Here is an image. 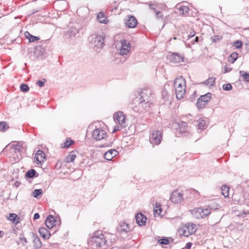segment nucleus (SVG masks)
Instances as JSON below:
<instances>
[{"label": "nucleus", "instance_id": "bf43d9fd", "mask_svg": "<svg viewBox=\"0 0 249 249\" xmlns=\"http://www.w3.org/2000/svg\"><path fill=\"white\" fill-rule=\"evenodd\" d=\"M199 40V37L198 36H196L195 40L192 41V44H194L195 43H197Z\"/></svg>", "mask_w": 249, "mask_h": 249}, {"label": "nucleus", "instance_id": "0eeeda50", "mask_svg": "<svg viewBox=\"0 0 249 249\" xmlns=\"http://www.w3.org/2000/svg\"><path fill=\"white\" fill-rule=\"evenodd\" d=\"M195 227L196 225L193 223H187L182 229H181V234L185 237H188L196 232Z\"/></svg>", "mask_w": 249, "mask_h": 249}, {"label": "nucleus", "instance_id": "de8ad7c7", "mask_svg": "<svg viewBox=\"0 0 249 249\" xmlns=\"http://www.w3.org/2000/svg\"><path fill=\"white\" fill-rule=\"evenodd\" d=\"M222 38V37L220 36H214L213 37H211V39L213 42H216L218 41H219Z\"/></svg>", "mask_w": 249, "mask_h": 249}, {"label": "nucleus", "instance_id": "6e6552de", "mask_svg": "<svg viewBox=\"0 0 249 249\" xmlns=\"http://www.w3.org/2000/svg\"><path fill=\"white\" fill-rule=\"evenodd\" d=\"M120 42L121 44L120 54L121 55L127 54L131 49L130 44L125 39H122Z\"/></svg>", "mask_w": 249, "mask_h": 249}, {"label": "nucleus", "instance_id": "f704fd0d", "mask_svg": "<svg viewBox=\"0 0 249 249\" xmlns=\"http://www.w3.org/2000/svg\"><path fill=\"white\" fill-rule=\"evenodd\" d=\"M19 241H17V243L18 245H19L20 244H21L22 246H24L26 245V243H27V239L23 236V234H21L20 235V237L19 238Z\"/></svg>", "mask_w": 249, "mask_h": 249}, {"label": "nucleus", "instance_id": "aec40b11", "mask_svg": "<svg viewBox=\"0 0 249 249\" xmlns=\"http://www.w3.org/2000/svg\"><path fill=\"white\" fill-rule=\"evenodd\" d=\"M118 154V152L115 149H110L106 152L104 155V158L107 160H110L112 159Z\"/></svg>", "mask_w": 249, "mask_h": 249}, {"label": "nucleus", "instance_id": "09e8293b", "mask_svg": "<svg viewBox=\"0 0 249 249\" xmlns=\"http://www.w3.org/2000/svg\"><path fill=\"white\" fill-rule=\"evenodd\" d=\"M209 208L211 209V211L212 210H218L220 208V206L219 205H218V204H215V205H211L210 206H209L208 207Z\"/></svg>", "mask_w": 249, "mask_h": 249}, {"label": "nucleus", "instance_id": "bb28decb", "mask_svg": "<svg viewBox=\"0 0 249 249\" xmlns=\"http://www.w3.org/2000/svg\"><path fill=\"white\" fill-rule=\"evenodd\" d=\"M74 153L75 152L74 151H72L66 157V162L69 163L70 162H73L75 160L76 157V155Z\"/></svg>", "mask_w": 249, "mask_h": 249}, {"label": "nucleus", "instance_id": "49530a36", "mask_svg": "<svg viewBox=\"0 0 249 249\" xmlns=\"http://www.w3.org/2000/svg\"><path fill=\"white\" fill-rule=\"evenodd\" d=\"M234 43L235 47L237 49H241L242 47L243 42L239 40H237L235 41L234 42Z\"/></svg>", "mask_w": 249, "mask_h": 249}, {"label": "nucleus", "instance_id": "774afa93", "mask_svg": "<svg viewBox=\"0 0 249 249\" xmlns=\"http://www.w3.org/2000/svg\"><path fill=\"white\" fill-rule=\"evenodd\" d=\"M56 231H54L53 232V234L54 233H55Z\"/></svg>", "mask_w": 249, "mask_h": 249}, {"label": "nucleus", "instance_id": "a18cd8bd", "mask_svg": "<svg viewBox=\"0 0 249 249\" xmlns=\"http://www.w3.org/2000/svg\"><path fill=\"white\" fill-rule=\"evenodd\" d=\"M232 87L230 83L224 84L222 86L223 89L226 91H229L231 90L232 89Z\"/></svg>", "mask_w": 249, "mask_h": 249}, {"label": "nucleus", "instance_id": "7ed1b4c3", "mask_svg": "<svg viewBox=\"0 0 249 249\" xmlns=\"http://www.w3.org/2000/svg\"><path fill=\"white\" fill-rule=\"evenodd\" d=\"M105 35H93L90 37V42L97 48H102L104 45Z\"/></svg>", "mask_w": 249, "mask_h": 249}, {"label": "nucleus", "instance_id": "473e14b6", "mask_svg": "<svg viewBox=\"0 0 249 249\" xmlns=\"http://www.w3.org/2000/svg\"><path fill=\"white\" fill-rule=\"evenodd\" d=\"M97 19H98L99 22L101 23H106V18H105V15L104 13L102 12L98 13L97 15Z\"/></svg>", "mask_w": 249, "mask_h": 249}, {"label": "nucleus", "instance_id": "6ab92c4d", "mask_svg": "<svg viewBox=\"0 0 249 249\" xmlns=\"http://www.w3.org/2000/svg\"><path fill=\"white\" fill-rule=\"evenodd\" d=\"M125 21V24L128 28H134L137 24V19L133 16H129Z\"/></svg>", "mask_w": 249, "mask_h": 249}, {"label": "nucleus", "instance_id": "9b49d317", "mask_svg": "<svg viewBox=\"0 0 249 249\" xmlns=\"http://www.w3.org/2000/svg\"><path fill=\"white\" fill-rule=\"evenodd\" d=\"M113 118L120 125L124 127L125 126V117L123 112L119 111L115 113Z\"/></svg>", "mask_w": 249, "mask_h": 249}, {"label": "nucleus", "instance_id": "393cba45", "mask_svg": "<svg viewBox=\"0 0 249 249\" xmlns=\"http://www.w3.org/2000/svg\"><path fill=\"white\" fill-rule=\"evenodd\" d=\"M25 177L27 178H34L37 177L38 176V173L36 171L32 169L28 170L25 174Z\"/></svg>", "mask_w": 249, "mask_h": 249}, {"label": "nucleus", "instance_id": "e433bc0d", "mask_svg": "<svg viewBox=\"0 0 249 249\" xmlns=\"http://www.w3.org/2000/svg\"><path fill=\"white\" fill-rule=\"evenodd\" d=\"M158 242L161 245H167L170 243L168 238L166 237H162L158 240Z\"/></svg>", "mask_w": 249, "mask_h": 249}, {"label": "nucleus", "instance_id": "a211bd4d", "mask_svg": "<svg viewBox=\"0 0 249 249\" xmlns=\"http://www.w3.org/2000/svg\"><path fill=\"white\" fill-rule=\"evenodd\" d=\"M174 85L175 88L178 87L185 88L186 87L185 80L182 76L177 78L174 80Z\"/></svg>", "mask_w": 249, "mask_h": 249}, {"label": "nucleus", "instance_id": "052dcab7", "mask_svg": "<svg viewBox=\"0 0 249 249\" xmlns=\"http://www.w3.org/2000/svg\"><path fill=\"white\" fill-rule=\"evenodd\" d=\"M119 126H115L114 130H113V133H114L115 132L119 130Z\"/></svg>", "mask_w": 249, "mask_h": 249}, {"label": "nucleus", "instance_id": "1a4fd4ad", "mask_svg": "<svg viewBox=\"0 0 249 249\" xmlns=\"http://www.w3.org/2000/svg\"><path fill=\"white\" fill-rule=\"evenodd\" d=\"M70 26L71 28L68 31V35L70 37H75L81 29V25L77 23H72Z\"/></svg>", "mask_w": 249, "mask_h": 249}, {"label": "nucleus", "instance_id": "20e7f679", "mask_svg": "<svg viewBox=\"0 0 249 249\" xmlns=\"http://www.w3.org/2000/svg\"><path fill=\"white\" fill-rule=\"evenodd\" d=\"M162 132L158 130H154L150 135L149 141L152 144H159L162 139Z\"/></svg>", "mask_w": 249, "mask_h": 249}, {"label": "nucleus", "instance_id": "4be33fe9", "mask_svg": "<svg viewBox=\"0 0 249 249\" xmlns=\"http://www.w3.org/2000/svg\"><path fill=\"white\" fill-rule=\"evenodd\" d=\"M33 233V236L34 237V239H33L34 248L35 249H40L42 247V243L40 241V238L37 235L34 234V233Z\"/></svg>", "mask_w": 249, "mask_h": 249}, {"label": "nucleus", "instance_id": "9d476101", "mask_svg": "<svg viewBox=\"0 0 249 249\" xmlns=\"http://www.w3.org/2000/svg\"><path fill=\"white\" fill-rule=\"evenodd\" d=\"M106 136V132L100 128H96L92 132L93 138L97 141L104 139Z\"/></svg>", "mask_w": 249, "mask_h": 249}, {"label": "nucleus", "instance_id": "7c9ffc66", "mask_svg": "<svg viewBox=\"0 0 249 249\" xmlns=\"http://www.w3.org/2000/svg\"><path fill=\"white\" fill-rule=\"evenodd\" d=\"M74 143V141L71 140L70 138H67L65 142L62 144V147L63 148H69L70 146Z\"/></svg>", "mask_w": 249, "mask_h": 249}, {"label": "nucleus", "instance_id": "39448f33", "mask_svg": "<svg viewBox=\"0 0 249 249\" xmlns=\"http://www.w3.org/2000/svg\"><path fill=\"white\" fill-rule=\"evenodd\" d=\"M212 94L210 92L200 96L197 99L196 105L198 108H203L205 105L211 100Z\"/></svg>", "mask_w": 249, "mask_h": 249}, {"label": "nucleus", "instance_id": "4c0bfd02", "mask_svg": "<svg viewBox=\"0 0 249 249\" xmlns=\"http://www.w3.org/2000/svg\"><path fill=\"white\" fill-rule=\"evenodd\" d=\"M34 197L38 198L43 194V191L41 189H35L33 192Z\"/></svg>", "mask_w": 249, "mask_h": 249}, {"label": "nucleus", "instance_id": "5701e85b", "mask_svg": "<svg viewBox=\"0 0 249 249\" xmlns=\"http://www.w3.org/2000/svg\"><path fill=\"white\" fill-rule=\"evenodd\" d=\"M176 97L178 100L182 99L185 94V88H175Z\"/></svg>", "mask_w": 249, "mask_h": 249}, {"label": "nucleus", "instance_id": "f3484780", "mask_svg": "<svg viewBox=\"0 0 249 249\" xmlns=\"http://www.w3.org/2000/svg\"><path fill=\"white\" fill-rule=\"evenodd\" d=\"M136 221L140 226H144L147 220L146 217L142 213H139L135 216Z\"/></svg>", "mask_w": 249, "mask_h": 249}, {"label": "nucleus", "instance_id": "f257e3e1", "mask_svg": "<svg viewBox=\"0 0 249 249\" xmlns=\"http://www.w3.org/2000/svg\"><path fill=\"white\" fill-rule=\"evenodd\" d=\"M151 90L143 89L133 99L132 103V108L136 112L144 113L146 112L151 104Z\"/></svg>", "mask_w": 249, "mask_h": 249}, {"label": "nucleus", "instance_id": "338daca9", "mask_svg": "<svg viewBox=\"0 0 249 249\" xmlns=\"http://www.w3.org/2000/svg\"><path fill=\"white\" fill-rule=\"evenodd\" d=\"M165 94H167V92H165V91H163V92H162V95H165Z\"/></svg>", "mask_w": 249, "mask_h": 249}, {"label": "nucleus", "instance_id": "c85d7f7f", "mask_svg": "<svg viewBox=\"0 0 249 249\" xmlns=\"http://www.w3.org/2000/svg\"><path fill=\"white\" fill-rule=\"evenodd\" d=\"M221 190L222 195L225 197L229 196L230 188L228 186L226 185H223L222 186Z\"/></svg>", "mask_w": 249, "mask_h": 249}, {"label": "nucleus", "instance_id": "dca6fc26", "mask_svg": "<svg viewBox=\"0 0 249 249\" xmlns=\"http://www.w3.org/2000/svg\"><path fill=\"white\" fill-rule=\"evenodd\" d=\"M55 217L52 215H49L45 220V224L49 229H52L55 225Z\"/></svg>", "mask_w": 249, "mask_h": 249}, {"label": "nucleus", "instance_id": "37998d69", "mask_svg": "<svg viewBox=\"0 0 249 249\" xmlns=\"http://www.w3.org/2000/svg\"><path fill=\"white\" fill-rule=\"evenodd\" d=\"M121 231L127 232L129 231L128 225L125 223L121 225Z\"/></svg>", "mask_w": 249, "mask_h": 249}, {"label": "nucleus", "instance_id": "c03bdc74", "mask_svg": "<svg viewBox=\"0 0 249 249\" xmlns=\"http://www.w3.org/2000/svg\"><path fill=\"white\" fill-rule=\"evenodd\" d=\"M206 122L204 120H202L199 122L197 124L198 129H204V127L205 126Z\"/></svg>", "mask_w": 249, "mask_h": 249}, {"label": "nucleus", "instance_id": "0e129e2a", "mask_svg": "<svg viewBox=\"0 0 249 249\" xmlns=\"http://www.w3.org/2000/svg\"><path fill=\"white\" fill-rule=\"evenodd\" d=\"M119 249L118 247H112L111 248V249Z\"/></svg>", "mask_w": 249, "mask_h": 249}, {"label": "nucleus", "instance_id": "3c124183", "mask_svg": "<svg viewBox=\"0 0 249 249\" xmlns=\"http://www.w3.org/2000/svg\"><path fill=\"white\" fill-rule=\"evenodd\" d=\"M156 14V18H160L163 17V15L162 13L160 11H156L155 12Z\"/></svg>", "mask_w": 249, "mask_h": 249}, {"label": "nucleus", "instance_id": "c756f323", "mask_svg": "<svg viewBox=\"0 0 249 249\" xmlns=\"http://www.w3.org/2000/svg\"><path fill=\"white\" fill-rule=\"evenodd\" d=\"M238 54L237 53H233L228 57V61L233 64L237 59Z\"/></svg>", "mask_w": 249, "mask_h": 249}, {"label": "nucleus", "instance_id": "a878e982", "mask_svg": "<svg viewBox=\"0 0 249 249\" xmlns=\"http://www.w3.org/2000/svg\"><path fill=\"white\" fill-rule=\"evenodd\" d=\"M24 36L26 37V38H27L29 39V41L30 42H34L35 41H37L39 39V37L32 35L28 31H26L24 33Z\"/></svg>", "mask_w": 249, "mask_h": 249}, {"label": "nucleus", "instance_id": "5fc2aeb1", "mask_svg": "<svg viewBox=\"0 0 249 249\" xmlns=\"http://www.w3.org/2000/svg\"><path fill=\"white\" fill-rule=\"evenodd\" d=\"M37 84L39 87H43L45 85V83L44 81L38 80L37 82Z\"/></svg>", "mask_w": 249, "mask_h": 249}, {"label": "nucleus", "instance_id": "c9c22d12", "mask_svg": "<svg viewBox=\"0 0 249 249\" xmlns=\"http://www.w3.org/2000/svg\"><path fill=\"white\" fill-rule=\"evenodd\" d=\"M239 72L241 75L243 76V80L247 82H249V72L241 71Z\"/></svg>", "mask_w": 249, "mask_h": 249}, {"label": "nucleus", "instance_id": "f8f14e48", "mask_svg": "<svg viewBox=\"0 0 249 249\" xmlns=\"http://www.w3.org/2000/svg\"><path fill=\"white\" fill-rule=\"evenodd\" d=\"M170 199L172 202L179 204L183 201V195L177 191H175L172 193Z\"/></svg>", "mask_w": 249, "mask_h": 249}, {"label": "nucleus", "instance_id": "2eb2a0df", "mask_svg": "<svg viewBox=\"0 0 249 249\" xmlns=\"http://www.w3.org/2000/svg\"><path fill=\"white\" fill-rule=\"evenodd\" d=\"M46 155L45 153L40 150L37 151L35 156V160L37 164H41L43 161L44 159L45 158Z\"/></svg>", "mask_w": 249, "mask_h": 249}, {"label": "nucleus", "instance_id": "ea45409f", "mask_svg": "<svg viewBox=\"0 0 249 249\" xmlns=\"http://www.w3.org/2000/svg\"><path fill=\"white\" fill-rule=\"evenodd\" d=\"M215 82V78L212 77L209 78L207 80H206L204 82V84L206 85H210V86H213L214 83Z\"/></svg>", "mask_w": 249, "mask_h": 249}, {"label": "nucleus", "instance_id": "2f4dec72", "mask_svg": "<svg viewBox=\"0 0 249 249\" xmlns=\"http://www.w3.org/2000/svg\"><path fill=\"white\" fill-rule=\"evenodd\" d=\"M161 212V205L159 203H156L155 207L154 208V213L155 215L158 214L160 215V213Z\"/></svg>", "mask_w": 249, "mask_h": 249}, {"label": "nucleus", "instance_id": "58836bf2", "mask_svg": "<svg viewBox=\"0 0 249 249\" xmlns=\"http://www.w3.org/2000/svg\"><path fill=\"white\" fill-rule=\"evenodd\" d=\"M189 10V8L187 6H181L179 8V12L181 15H185L188 13Z\"/></svg>", "mask_w": 249, "mask_h": 249}, {"label": "nucleus", "instance_id": "6e6d98bb", "mask_svg": "<svg viewBox=\"0 0 249 249\" xmlns=\"http://www.w3.org/2000/svg\"><path fill=\"white\" fill-rule=\"evenodd\" d=\"M196 35V33L194 31H193L192 32H190V34L188 36V38H191L192 37Z\"/></svg>", "mask_w": 249, "mask_h": 249}, {"label": "nucleus", "instance_id": "cd10ccee", "mask_svg": "<svg viewBox=\"0 0 249 249\" xmlns=\"http://www.w3.org/2000/svg\"><path fill=\"white\" fill-rule=\"evenodd\" d=\"M8 219L17 224L18 223L19 218L17 214L14 213H9Z\"/></svg>", "mask_w": 249, "mask_h": 249}, {"label": "nucleus", "instance_id": "412c9836", "mask_svg": "<svg viewBox=\"0 0 249 249\" xmlns=\"http://www.w3.org/2000/svg\"><path fill=\"white\" fill-rule=\"evenodd\" d=\"M38 232L41 236L45 240L48 239L51 235V232L44 227L40 228Z\"/></svg>", "mask_w": 249, "mask_h": 249}, {"label": "nucleus", "instance_id": "ddd939ff", "mask_svg": "<svg viewBox=\"0 0 249 249\" xmlns=\"http://www.w3.org/2000/svg\"><path fill=\"white\" fill-rule=\"evenodd\" d=\"M167 58L171 62L174 63H178L183 61V57L177 53H173L168 55Z\"/></svg>", "mask_w": 249, "mask_h": 249}, {"label": "nucleus", "instance_id": "423d86ee", "mask_svg": "<svg viewBox=\"0 0 249 249\" xmlns=\"http://www.w3.org/2000/svg\"><path fill=\"white\" fill-rule=\"evenodd\" d=\"M178 127L177 128V132H178L182 137H188L190 133L188 131V124L186 122L181 121L178 123Z\"/></svg>", "mask_w": 249, "mask_h": 249}, {"label": "nucleus", "instance_id": "a19ab883", "mask_svg": "<svg viewBox=\"0 0 249 249\" xmlns=\"http://www.w3.org/2000/svg\"><path fill=\"white\" fill-rule=\"evenodd\" d=\"M20 89L22 92H27L29 90V87L27 84H21L20 86Z\"/></svg>", "mask_w": 249, "mask_h": 249}, {"label": "nucleus", "instance_id": "603ef678", "mask_svg": "<svg viewBox=\"0 0 249 249\" xmlns=\"http://www.w3.org/2000/svg\"><path fill=\"white\" fill-rule=\"evenodd\" d=\"M192 246V243L191 242H188L185 247L181 249H191Z\"/></svg>", "mask_w": 249, "mask_h": 249}, {"label": "nucleus", "instance_id": "69168bd1", "mask_svg": "<svg viewBox=\"0 0 249 249\" xmlns=\"http://www.w3.org/2000/svg\"><path fill=\"white\" fill-rule=\"evenodd\" d=\"M165 94H167V92H165V91H163V92H162V95H165Z\"/></svg>", "mask_w": 249, "mask_h": 249}, {"label": "nucleus", "instance_id": "680f3d73", "mask_svg": "<svg viewBox=\"0 0 249 249\" xmlns=\"http://www.w3.org/2000/svg\"><path fill=\"white\" fill-rule=\"evenodd\" d=\"M4 233L3 231H0V237H2Z\"/></svg>", "mask_w": 249, "mask_h": 249}, {"label": "nucleus", "instance_id": "72a5a7b5", "mask_svg": "<svg viewBox=\"0 0 249 249\" xmlns=\"http://www.w3.org/2000/svg\"><path fill=\"white\" fill-rule=\"evenodd\" d=\"M9 128V125L6 122L1 121L0 122V130L5 132Z\"/></svg>", "mask_w": 249, "mask_h": 249}, {"label": "nucleus", "instance_id": "864d4df0", "mask_svg": "<svg viewBox=\"0 0 249 249\" xmlns=\"http://www.w3.org/2000/svg\"><path fill=\"white\" fill-rule=\"evenodd\" d=\"M149 7L151 10H155L157 9V5L155 4L149 3Z\"/></svg>", "mask_w": 249, "mask_h": 249}, {"label": "nucleus", "instance_id": "4d7b16f0", "mask_svg": "<svg viewBox=\"0 0 249 249\" xmlns=\"http://www.w3.org/2000/svg\"><path fill=\"white\" fill-rule=\"evenodd\" d=\"M191 193L193 194L195 196L198 195V192L195 189H193L190 191Z\"/></svg>", "mask_w": 249, "mask_h": 249}, {"label": "nucleus", "instance_id": "b1692460", "mask_svg": "<svg viewBox=\"0 0 249 249\" xmlns=\"http://www.w3.org/2000/svg\"><path fill=\"white\" fill-rule=\"evenodd\" d=\"M45 53V49L40 45L35 47V54L37 57L42 56Z\"/></svg>", "mask_w": 249, "mask_h": 249}, {"label": "nucleus", "instance_id": "8fccbe9b", "mask_svg": "<svg viewBox=\"0 0 249 249\" xmlns=\"http://www.w3.org/2000/svg\"><path fill=\"white\" fill-rule=\"evenodd\" d=\"M232 70L231 68L228 67L227 66H225L224 67V73L229 72Z\"/></svg>", "mask_w": 249, "mask_h": 249}, {"label": "nucleus", "instance_id": "e2e57ef3", "mask_svg": "<svg viewBox=\"0 0 249 249\" xmlns=\"http://www.w3.org/2000/svg\"><path fill=\"white\" fill-rule=\"evenodd\" d=\"M19 183L18 182V181H16L15 183V184L16 186L18 187V185H19Z\"/></svg>", "mask_w": 249, "mask_h": 249}, {"label": "nucleus", "instance_id": "4468645a", "mask_svg": "<svg viewBox=\"0 0 249 249\" xmlns=\"http://www.w3.org/2000/svg\"><path fill=\"white\" fill-rule=\"evenodd\" d=\"M211 213V209L208 207L206 209L199 208L197 209V211H196V214H197L196 217L199 218L200 217L201 218H204L208 216Z\"/></svg>", "mask_w": 249, "mask_h": 249}, {"label": "nucleus", "instance_id": "13d9d810", "mask_svg": "<svg viewBox=\"0 0 249 249\" xmlns=\"http://www.w3.org/2000/svg\"><path fill=\"white\" fill-rule=\"evenodd\" d=\"M40 217V215H39V214L38 213H35L34 215V220H36V219H39Z\"/></svg>", "mask_w": 249, "mask_h": 249}, {"label": "nucleus", "instance_id": "79ce46f5", "mask_svg": "<svg viewBox=\"0 0 249 249\" xmlns=\"http://www.w3.org/2000/svg\"><path fill=\"white\" fill-rule=\"evenodd\" d=\"M12 148L14 149V151L15 153L19 152L20 151L21 148V146L19 143H17L16 144H12Z\"/></svg>", "mask_w": 249, "mask_h": 249}, {"label": "nucleus", "instance_id": "f03ea898", "mask_svg": "<svg viewBox=\"0 0 249 249\" xmlns=\"http://www.w3.org/2000/svg\"><path fill=\"white\" fill-rule=\"evenodd\" d=\"M106 243L107 240L105 237L100 231L95 232L89 241V244L92 246V249H106L107 247Z\"/></svg>", "mask_w": 249, "mask_h": 249}]
</instances>
